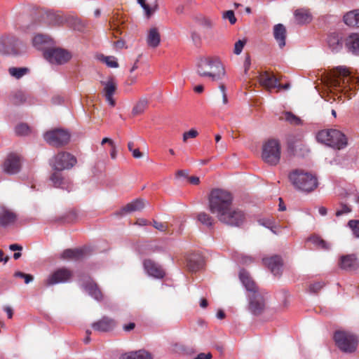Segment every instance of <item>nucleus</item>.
<instances>
[{
    "label": "nucleus",
    "instance_id": "nucleus-40",
    "mask_svg": "<svg viewBox=\"0 0 359 359\" xmlns=\"http://www.w3.org/2000/svg\"><path fill=\"white\" fill-rule=\"evenodd\" d=\"M100 60L109 67L116 68L118 67L117 60L114 56H102Z\"/></svg>",
    "mask_w": 359,
    "mask_h": 359
},
{
    "label": "nucleus",
    "instance_id": "nucleus-39",
    "mask_svg": "<svg viewBox=\"0 0 359 359\" xmlns=\"http://www.w3.org/2000/svg\"><path fill=\"white\" fill-rule=\"evenodd\" d=\"M282 119H285L287 122L293 125H299L301 122V120L299 117L296 116L291 112H285L283 116H281Z\"/></svg>",
    "mask_w": 359,
    "mask_h": 359
},
{
    "label": "nucleus",
    "instance_id": "nucleus-2",
    "mask_svg": "<svg viewBox=\"0 0 359 359\" xmlns=\"http://www.w3.org/2000/svg\"><path fill=\"white\" fill-rule=\"evenodd\" d=\"M196 72L200 76L210 78L212 81L221 80L225 76L224 67L217 57L199 58L196 64Z\"/></svg>",
    "mask_w": 359,
    "mask_h": 359
},
{
    "label": "nucleus",
    "instance_id": "nucleus-63",
    "mask_svg": "<svg viewBox=\"0 0 359 359\" xmlns=\"http://www.w3.org/2000/svg\"><path fill=\"white\" fill-rule=\"evenodd\" d=\"M134 327H135V323H128V325H124V327H123V330H124L125 331H126V332H129V331H130V330H133V329H134Z\"/></svg>",
    "mask_w": 359,
    "mask_h": 359
},
{
    "label": "nucleus",
    "instance_id": "nucleus-7",
    "mask_svg": "<svg viewBox=\"0 0 359 359\" xmlns=\"http://www.w3.org/2000/svg\"><path fill=\"white\" fill-rule=\"evenodd\" d=\"M334 339L337 347L344 353H352L356 350L358 340L357 337L346 331H337Z\"/></svg>",
    "mask_w": 359,
    "mask_h": 359
},
{
    "label": "nucleus",
    "instance_id": "nucleus-42",
    "mask_svg": "<svg viewBox=\"0 0 359 359\" xmlns=\"http://www.w3.org/2000/svg\"><path fill=\"white\" fill-rule=\"evenodd\" d=\"M30 132L29 127L25 123L18 124L15 127V133L19 135H26Z\"/></svg>",
    "mask_w": 359,
    "mask_h": 359
},
{
    "label": "nucleus",
    "instance_id": "nucleus-14",
    "mask_svg": "<svg viewBox=\"0 0 359 359\" xmlns=\"http://www.w3.org/2000/svg\"><path fill=\"white\" fill-rule=\"evenodd\" d=\"M72 272L65 268L59 269L50 274L46 280V285L67 282L72 278Z\"/></svg>",
    "mask_w": 359,
    "mask_h": 359
},
{
    "label": "nucleus",
    "instance_id": "nucleus-27",
    "mask_svg": "<svg viewBox=\"0 0 359 359\" xmlns=\"http://www.w3.org/2000/svg\"><path fill=\"white\" fill-rule=\"evenodd\" d=\"M273 36L280 48L285 46L286 29L283 25L278 24L273 27Z\"/></svg>",
    "mask_w": 359,
    "mask_h": 359
},
{
    "label": "nucleus",
    "instance_id": "nucleus-25",
    "mask_svg": "<svg viewBox=\"0 0 359 359\" xmlns=\"http://www.w3.org/2000/svg\"><path fill=\"white\" fill-rule=\"evenodd\" d=\"M83 287L84 290L88 292V294L93 299L98 302L102 300V293L100 288L98 287L97 285L93 280H90L88 283L84 285Z\"/></svg>",
    "mask_w": 359,
    "mask_h": 359
},
{
    "label": "nucleus",
    "instance_id": "nucleus-10",
    "mask_svg": "<svg viewBox=\"0 0 359 359\" xmlns=\"http://www.w3.org/2000/svg\"><path fill=\"white\" fill-rule=\"evenodd\" d=\"M43 137L47 143L56 147L67 143L70 138L68 132L60 129L48 131Z\"/></svg>",
    "mask_w": 359,
    "mask_h": 359
},
{
    "label": "nucleus",
    "instance_id": "nucleus-48",
    "mask_svg": "<svg viewBox=\"0 0 359 359\" xmlns=\"http://www.w3.org/2000/svg\"><path fill=\"white\" fill-rule=\"evenodd\" d=\"M198 135V132L194 129H191L183 134V141L187 142L189 138H194Z\"/></svg>",
    "mask_w": 359,
    "mask_h": 359
},
{
    "label": "nucleus",
    "instance_id": "nucleus-17",
    "mask_svg": "<svg viewBox=\"0 0 359 359\" xmlns=\"http://www.w3.org/2000/svg\"><path fill=\"white\" fill-rule=\"evenodd\" d=\"M147 203V202L144 200L142 198H137L123 207L120 210L119 214L121 215H124L134 212L141 211L146 206Z\"/></svg>",
    "mask_w": 359,
    "mask_h": 359
},
{
    "label": "nucleus",
    "instance_id": "nucleus-6",
    "mask_svg": "<svg viewBox=\"0 0 359 359\" xmlns=\"http://www.w3.org/2000/svg\"><path fill=\"white\" fill-rule=\"evenodd\" d=\"M262 159L268 165H276L281 157L280 142L276 140H269L262 145Z\"/></svg>",
    "mask_w": 359,
    "mask_h": 359
},
{
    "label": "nucleus",
    "instance_id": "nucleus-28",
    "mask_svg": "<svg viewBox=\"0 0 359 359\" xmlns=\"http://www.w3.org/2000/svg\"><path fill=\"white\" fill-rule=\"evenodd\" d=\"M161 42V35L156 27H151L148 31L147 43L151 48H156Z\"/></svg>",
    "mask_w": 359,
    "mask_h": 359
},
{
    "label": "nucleus",
    "instance_id": "nucleus-50",
    "mask_svg": "<svg viewBox=\"0 0 359 359\" xmlns=\"http://www.w3.org/2000/svg\"><path fill=\"white\" fill-rule=\"evenodd\" d=\"M323 286H324V284L323 283L318 282V283L311 284L309 287V290L311 292H316L318 290H320Z\"/></svg>",
    "mask_w": 359,
    "mask_h": 359
},
{
    "label": "nucleus",
    "instance_id": "nucleus-51",
    "mask_svg": "<svg viewBox=\"0 0 359 359\" xmlns=\"http://www.w3.org/2000/svg\"><path fill=\"white\" fill-rule=\"evenodd\" d=\"M351 212V209L348 206L344 205L341 207V210H339L336 212V215L337 217H339L342 215L343 214L348 213Z\"/></svg>",
    "mask_w": 359,
    "mask_h": 359
},
{
    "label": "nucleus",
    "instance_id": "nucleus-31",
    "mask_svg": "<svg viewBox=\"0 0 359 359\" xmlns=\"http://www.w3.org/2000/svg\"><path fill=\"white\" fill-rule=\"evenodd\" d=\"M83 255L81 249H67L61 254V258L64 259H79Z\"/></svg>",
    "mask_w": 359,
    "mask_h": 359
},
{
    "label": "nucleus",
    "instance_id": "nucleus-3",
    "mask_svg": "<svg viewBox=\"0 0 359 359\" xmlns=\"http://www.w3.org/2000/svg\"><path fill=\"white\" fill-rule=\"evenodd\" d=\"M332 86L336 90L344 93L348 99H351L354 95L358 83L351 76L349 70L346 67L340 66L334 70Z\"/></svg>",
    "mask_w": 359,
    "mask_h": 359
},
{
    "label": "nucleus",
    "instance_id": "nucleus-13",
    "mask_svg": "<svg viewBox=\"0 0 359 359\" xmlns=\"http://www.w3.org/2000/svg\"><path fill=\"white\" fill-rule=\"evenodd\" d=\"M101 84L103 86L102 94L106 100V102L111 107H114L116 102L113 98V95H114L117 88L116 82L112 77H109L106 81H102Z\"/></svg>",
    "mask_w": 359,
    "mask_h": 359
},
{
    "label": "nucleus",
    "instance_id": "nucleus-9",
    "mask_svg": "<svg viewBox=\"0 0 359 359\" xmlns=\"http://www.w3.org/2000/svg\"><path fill=\"white\" fill-rule=\"evenodd\" d=\"M76 163V158L70 154L65 152L59 153L51 161L52 167L58 171L70 169Z\"/></svg>",
    "mask_w": 359,
    "mask_h": 359
},
{
    "label": "nucleus",
    "instance_id": "nucleus-36",
    "mask_svg": "<svg viewBox=\"0 0 359 359\" xmlns=\"http://www.w3.org/2000/svg\"><path fill=\"white\" fill-rule=\"evenodd\" d=\"M202 266V259L200 257H190L187 262V267L191 271H196Z\"/></svg>",
    "mask_w": 359,
    "mask_h": 359
},
{
    "label": "nucleus",
    "instance_id": "nucleus-54",
    "mask_svg": "<svg viewBox=\"0 0 359 359\" xmlns=\"http://www.w3.org/2000/svg\"><path fill=\"white\" fill-rule=\"evenodd\" d=\"M132 155L135 158H141L142 157V154L140 152L139 149H133L131 151Z\"/></svg>",
    "mask_w": 359,
    "mask_h": 359
},
{
    "label": "nucleus",
    "instance_id": "nucleus-8",
    "mask_svg": "<svg viewBox=\"0 0 359 359\" xmlns=\"http://www.w3.org/2000/svg\"><path fill=\"white\" fill-rule=\"evenodd\" d=\"M44 57L51 64L63 65L70 60L72 55L70 52L62 48H50L46 50Z\"/></svg>",
    "mask_w": 359,
    "mask_h": 359
},
{
    "label": "nucleus",
    "instance_id": "nucleus-34",
    "mask_svg": "<svg viewBox=\"0 0 359 359\" xmlns=\"http://www.w3.org/2000/svg\"><path fill=\"white\" fill-rule=\"evenodd\" d=\"M148 106V100L146 98L140 99L136 104L134 106L133 109V115H139L142 114Z\"/></svg>",
    "mask_w": 359,
    "mask_h": 359
},
{
    "label": "nucleus",
    "instance_id": "nucleus-1",
    "mask_svg": "<svg viewBox=\"0 0 359 359\" xmlns=\"http://www.w3.org/2000/svg\"><path fill=\"white\" fill-rule=\"evenodd\" d=\"M232 202L233 197L230 192L215 189L208 196V209L221 222L239 226L244 220V214L241 210L233 208Z\"/></svg>",
    "mask_w": 359,
    "mask_h": 359
},
{
    "label": "nucleus",
    "instance_id": "nucleus-49",
    "mask_svg": "<svg viewBox=\"0 0 359 359\" xmlns=\"http://www.w3.org/2000/svg\"><path fill=\"white\" fill-rule=\"evenodd\" d=\"M147 0H137L138 4L142 6V8L145 11L147 15L149 17L151 14V10L149 5L146 4Z\"/></svg>",
    "mask_w": 359,
    "mask_h": 359
},
{
    "label": "nucleus",
    "instance_id": "nucleus-61",
    "mask_svg": "<svg viewBox=\"0 0 359 359\" xmlns=\"http://www.w3.org/2000/svg\"><path fill=\"white\" fill-rule=\"evenodd\" d=\"M115 46L116 48L121 49L123 48H126L125 46V42L122 40H118L115 42Z\"/></svg>",
    "mask_w": 359,
    "mask_h": 359
},
{
    "label": "nucleus",
    "instance_id": "nucleus-64",
    "mask_svg": "<svg viewBox=\"0 0 359 359\" xmlns=\"http://www.w3.org/2000/svg\"><path fill=\"white\" fill-rule=\"evenodd\" d=\"M105 143H108L109 144V146H113V144H114V141L111 139L108 138V137L103 138L101 142L102 144H104Z\"/></svg>",
    "mask_w": 359,
    "mask_h": 359
},
{
    "label": "nucleus",
    "instance_id": "nucleus-30",
    "mask_svg": "<svg viewBox=\"0 0 359 359\" xmlns=\"http://www.w3.org/2000/svg\"><path fill=\"white\" fill-rule=\"evenodd\" d=\"M120 359H152V356L144 350H139L123 354Z\"/></svg>",
    "mask_w": 359,
    "mask_h": 359
},
{
    "label": "nucleus",
    "instance_id": "nucleus-56",
    "mask_svg": "<svg viewBox=\"0 0 359 359\" xmlns=\"http://www.w3.org/2000/svg\"><path fill=\"white\" fill-rule=\"evenodd\" d=\"M189 180V182L191 184H194V185H197L199 184L200 182V179L198 177H196V176H191L190 177L188 178Z\"/></svg>",
    "mask_w": 359,
    "mask_h": 359
},
{
    "label": "nucleus",
    "instance_id": "nucleus-26",
    "mask_svg": "<svg viewBox=\"0 0 359 359\" xmlns=\"http://www.w3.org/2000/svg\"><path fill=\"white\" fill-rule=\"evenodd\" d=\"M50 181L53 182L54 187H60L62 189H66L69 191L72 189V184L67 180L62 177L61 174L55 172L50 177Z\"/></svg>",
    "mask_w": 359,
    "mask_h": 359
},
{
    "label": "nucleus",
    "instance_id": "nucleus-20",
    "mask_svg": "<svg viewBox=\"0 0 359 359\" xmlns=\"http://www.w3.org/2000/svg\"><path fill=\"white\" fill-rule=\"evenodd\" d=\"M263 263L266 265L275 276L280 273L282 268L281 258L278 256H273L269 258H264Z\"/></svg>",
    "mask_w": 359,
    "mask_h": 359
},
{
    "label": "nucleus",
    "instance_id": "nucleus-62",
    "mask_svg": "<svg viewBox=\"0 0 359 359\" xmlns=\"http://www.w3.org/2000/svg\"><path fill=\"white\" fill-rule=\"evenodd\" d=\"M148 224V221L145 219H138L136 222H135V224L137 225H139V226H146Z\"/></svg>",
    "mask_w": 359,
    "mask_h": 359
},
{
    "label": "nucleus",
    "instance_id": "nucleus-23",
    "mask_svg": "<svg viewBox=\"0 0 359 359\" xmlns=\"http://www.w3.org/2000/svg\"><path fill=\"white\" fill-rule=\"evenodd\" d=\"M327 43L331 51L334 53L339 52L343 46L341 37L336 33H332L327 36Z\"/></svg>",
    "mask_w": 359,
    "mask_h": 359
},
{
    "label": "nucleus",
    "instance_id": "nucleus-47",
    "mask_svg": "<svg viewBox=\"0 0 359 359\" xmlns=\"http://www.w3.org/2000/svg\"><path fill=\"white\" fill-rule=\"evenodd\" d=\"M222 94V104L225 106L228 104V98L226 95V88L224 85H220L219 87Z\"/></svg>",
    "mask_w": 359,
    "mask_h": 359
},
{
    "label": "nucleus",
    "instance_id": "nucleus-16",
    "mask_svg": "<svg viewBox=\"0 0 359 359\" xmlns=\"http://www.w3.org/2000/svg\"><path fill=\"white\" fill-rule=\"evenodd\" d=\"M144 268L146 273L155 278H162L165 276L163 269L150 259L144 262Z\"/></svg>",
    "mask_w": 359,
    "mask_h": 359
},
{
    "label": "nucleus",
    "instance_id": "nucleus-29",
    "mask_svg": "<svg viewBox=\"0 0 359 359\" xmlns=\"http://www.w3.org/2000/svg\"><path fill=\"white\" fill-rule=\"evenodd\" d=\"M344 22L349 27H359V9L346 13L344 16Z\"/></svg>",
    "mask_w": 359,
    "mask_h": 359
},
{
    "label": "nucleus",
    "instance_id": "nucleus-60",
    "mask_svg": "<svg viewBox=\"0 0 359 359\" xmlns=\"http://www.w3.org/2000/svg\"><path fill=\"white\" fill-rule=\"evenodd\" d=\"M203 25L207 28H211L214 25V22L209 19H205L203 21Z\"/></svg>",
    "mask_w": 359,
    "mask_h": 359
},
{
    "label": "nucleus",
    "instance_id": "nucleus-4",
    "mask_svg": "<svg viewBox=\"0 0 359 359\" xmlns=\"http://www.w3.org/2000/svg\"><path fill=\"white\" fill-rule=\"evenodd\" d=\"M289 179L297 189L304 192H311L318 187L317 178L312 174L301 170H295L290 172Z\"/></svg>",
    "mask_w": 359,
    "mask_h": 359
},
{
    "label": "nucleus",
    "instance_id": "nucleus-22",
    "mask_svg": "<svg viewBox=\"0 0 359 359\" xmlns=\"http://www.w3.org/2000/svg\"><path fill=\"white\" fill-rule=\"evenodd\" d=\"M239 278L245 289L249 292V294L257 292V286L255 282L250 277L248 273L245 270H241L239 273Z\"/></svg>",
    "mask_w": 359,
    "mask_h": 359
},
{
    "label": "nucleus",
    "instance_id": "nucleus-38",
    "mask_svg": "<svg viewBox=\"0 0 359 359\" xmlns=\"http://www.w3.org/2000/svg\"><path fill=\"white\" fill-rule=\"evenodd\" d=\"M8 72L12 76L20 79L28 72V69L25 67H11L8 69Z\"/></svg>",
    "mask_w": 359,
    "mask_h": 359
},
{
    "label": "nucleus",
    "instance_id": "nucleus-24",
    "mask_svg": "<svg viewBox=\"0 0 359 359\" xmlns=\"http://www.w3.org/2000/svg\"><path fill=\"white\" fill-rule=\"evenodd\" d=\"M346 47L349 52L354 55L359 54V35L351 34L346 39Z\"/></svg>",
    "mask_w": 359,
    "mask_h": 359
},
{
    "label": "nucleus",
    "instance_id": "nucleus-18",
    "mask_svg": "<svg viewBox=\"0 0 359 359\" xmlns=\"http://www.w3.org/2000/svg\"><path fill=\"white\" fill-rule=\"evenodd\" d=\"M115 326V320L108 317H103L98 321L92 324L93 330L97 332H109Z\"/></svg>",
    "mask_w": 359,
    "mask_h": 359
},
{
    "label": "nucleus",
    "instance_id": "nucleus-19",
    "mask_svg": "<svg viewBox=\"0 0 359 359\" xmlns=\"http://www.w3.org/2000/svg\"><path fill=\"white\" fill-rule=\"evenodd\" d=\"M339 266L346 271H354L358 268L359 262L354 255H344L340 259Z\"/></svg>",
    "mask_w": 359,
    "mask_h": 359
},
{
    "label": "nucleus",
    "instance_id": "nucleus-41",
    "mask_svg": "<svg viewBox=\"0 0 359 359\" xmlns=\"http://www.w3.org/2000/svg\"><path fill=\"white\" fill-rule=\"evenodd\" d=\"M309 241L316 246L319 247L320 248H329V245L318 236H312L309 238Z\"/></svg>",
    "mask_w": 359,
    "mask_h": 359
},
{
    "label": "nucleus",
    "instance_id": "nucleus-12",
    "mask_svg": "<svg viewBox=\"0 0 359 359\" xmlns=\"http://www.w3.org/2000/svg\"><path fill=\"white\" fill-rule=\"evenodd\" d=\"M21 166V158L15 154H10L3 164V171L8 175H15L20 172Z\"/></svg>",
    "mask_w": 359,
    "mask_h": 359
},
{
    "label": "nucleus",
    "instance_id": "nucleus-55",
    "mask_svg": "<svg viewBox=\"0 0 359 359\" xmlns=\"http://www.w3.org/2000/svg\"><path fill=\"white\" fill-rule=\"evenodd\" d=\"M211 358H212V354L210 353H200L194 359H211Z\"/></svg>",
    "mask_w": 359,
    "mask_h": 359
},
{
    "label": "nucleus",
    "instance_id": "nucleus-44",
    "mask_svg": "<svg viewBox=\"0 0 359 359\" xmlns=\"http://www.w3.org/2000/svg\"><path fill=\"white\" fill-rule=\"evenodd\" d=\"M348 225L352 230L353 235L359 238V220H350Z\"/></svg>",
    "mask_w": 359,
    "mask_h": 359
},
{
    "label": "nucleus",
    "instance_id": "nucleus-53",
    "mask_svg": "<svg viewBox=\"0 0 359 359\" xmlns=\"http://www.w3.org/2000/svg\"><path fill=\"white\" fill-rule=\"evenodd\" d=\"M250 65H251L250 57L249 55H247L245 57L244 64H243L245 73H247L248 71L249 70V69L250 67Z\"/></svg>",
    "mask_w": 359,
    "mask_h": 359
},
{
    "label": "nucleus",
    "instance_id": "nucleus-45",
    "mask_svg": "<svg viewBox=\"0 0 359 359\" xmlns=\"http://www.w3.org/2000/svg\"><path fill=\"white\" fill-rule=\"evenodd\" d=\"M222 18L224 20H228L231 25L235 24L236 22V18L233 11H227L224 12L222 15Z\"/></svg>",
    "mask_w": 359,
    "mask_h": 359
},
{
    "label": "nucleus",
    "instance_id": "nucleus-11",
    "mask_svg": "<svg viewBox=\"0 0 359 359\" xmlns=\"http://www.w3.org/2000/svg\"><path fill=\"white\" fill-rule=\"evenodd\" d=\"M248 310L255 316L260 315L265 309V301L263 296L258 292L248 294Z\"/></svg>",
    "mask_w": 359,
    "mask_h": 359
},
{
    "label": "nucleus",
    "instance_id": "nucleus-58",
    "mask_svg": "<svg viewBox=\"0 0 359 359\" xmlns=\"http://www.w3.org/2000/svg\"><path fill=\"white\" fill-rule=\"evenodd\" d=\"M253 262V259L249 256H243L241 258V262L244 264H247Z\"/></svg>",
    "mask_w": 359,
    "mask_h": 359
},
{
    "label": "nucleus",
    "instance_id": "nucleus-43",
    "mask_svg": "<svg viewBox=\"0 0 359 359\" xmlns=\"http://www.w3.org/2000/svg\"><path fill=\"white\" fill-rule=\"evenodd\" d=\"M246 43L247 40L245 39H240L238 41H236L233 47V53L236 55H240Z\"/></svg>",
    "mask_w": 359,
    "mask_h": 359
},
{
    "label": "nucleus",
    "instance_id": "nucleus-33",
    "mask_svg": "<svg viewBox=\"0 0 359 359\" xmlns=\"http://www.w3.org/2000/svg\"><path fill=\"white\" fill-rule=\"evenodd\" d=\"M197 219L202 224L208 227H212L214 224V219L205 212H199L197 215Z\"/></svg>",
    "mask_w": 359,
    "mask_h": 359
},
{
    "label": "nucleus",
    "instance_id": "nucleus-15",
    "mask_svg": "<svg viewBox=\"0 0 359 359\" xmlns=\"http://www.w3.org/2000/svg\"><path fill=\"white\" fill-rule=\"evenodd\" d=\"M259 80L260 84L269 90L273 88H278V90L287 89L289 88V84H280L278 80L273 74L267 72L262 74L259 76Z\"/></svg>",
    "mask_w": 359,
    "mask_h": 359
},
{
    "label": "nucleus",
    "instance_id": "nucleus-59",
    "mask_svg": "<svg viewBox=\"0 0 359 359\" xmlns=\"http://www.w3.org/2000/svg\"><path fill=\"white\" fill-rule=\"evenodd\" d=\"M9 249L12 251H21L22 250V247L18 244H11L9 246Z\"/></svg>",
    "mask_w": 359,
    "mask_h": 359
},
{
    "label": "nucleus",
    "instance_id": "nucleus-37",
    "mask_svg": "<svg viewBox=\"0 0 359 359\" xmlns=\"http://www.w3.org/2000/svg\"><path fill=\"white\" fill-rule=\"evenodd\" d=\"M259 222L261 225H263L265 227L271 229L273 233L278 234L280 233L278 228L275 225V223L273 220L269 219H263L259 220Z\"/></svg>",
    "mask_w": 359,
    "mask_h": 359
},
{
    "label": "nucleus",
    "instance_id": "nucleus-32",
    "mask_svg": "<svg viewBox=\"0 0 359 359\" xmlns=\"http://www.w3.org/2000/svg\"><path fill=\"white\" fill-rule=\"evenodd\" d=\"M294 18L298 24H306L311 20V15L308 11L299 9L294 12Z\"/></svg>",
    "mask_w": 359,
    "mask_h": 359
},
{
    "label": "nucleus",
    "instance_id": "nucleus-21",
    "mask_svg": "<svg viewBox=\"0 0 359 359\" xmlns=\"http://www.w3.org/2000/svg\"><path fill=\"white\" fill-rule=\"evenodd\" d=\"M15 214L5 207H0V225L6 227L14 223Z\"/></svg>",
    "mask_w": 359,
    "mask_h": 359
},
{
    "label": "nucleus",
    "instance_id": "nucleus-46",
    "mask_svg": "<svg viewBox=\"0 0 359 359\" xmlns=\"http://www.w3.org/2000/svg\"><path fill=\"white\" fill-rule=\"evenodd\" d=\"M25 100H26V97H25V94H23L21 92H18L14 95V97L13 98V102L15 104H21V103L25 102Z\"/></svg>",
    "mask_w": 359,
    "mask_h": 359
},
{
    "label": "nucleus",
    "instance_id": "nucleus-52",
    "mask_svg": "<svg viewBox=\"0 0 359 359\" xmlns=\"http://www.w3.org/2000/svg\"><path fill=\"white\" fill-rule=\"evenodd\" d=\"M154 226L161 231H165L167 229L166 225L162 222H154Z\"/></svg>",
    "mask_w": 359,
    "mask_h": 359
},
{
    "label": "nucleus",
    "instance_id": "nucleus-5",
    "mask_svg": "<svg viewBox=\"0 0 359 359\" xmlns=\"http://www.w3.org/2000/svg\"><path fill=\"white\" fill-rule=\"evenodd\" d=\"M318 142L324 143L337 149H341L347 144L345 135L335 129L323 130L316 136Z\"/></svg>",
    "mask_w": 359,
    "mask_h": 359
},
{
    "label": "nucleus",
    "instance_id": "nucleus-35",
    "mask_svg": "<svg viewBox=\"0 0 359 359\" xmlns=\"http://www.w3.org/2000/svg\"><path fill=\"white\" fill-rule=\"evenodd\" d=\"M50 38L48 36L43 34L36 35L32 40L33 46L38 49L43 48V45L48 43Z\"/></svg>",
    "mask_w": 359,
    "mask_h": 359
},
{
    "label": "nucleus",
    "instance_id": "nucleus-57",
    "mask_svg": "<svg viewBox=\"0 0 359 359\" xmlns=\"http://www.w3.org/2000/svg\"><path fill=\"white\" fill-rule=\"evenodd\" d=\"M111 147V151H110V156L112 159H115L116 158L117 151L115 144H113V146Z\"/></svg>",
    "mask_w": 359,
    "mask_h": 359
}]
</instances>
